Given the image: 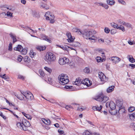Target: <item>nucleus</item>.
Masks as SVG:
<instances>
[{"label":"nucleus","instance_id":"28","mask_svg":"<svg viewBox=\"0 0 135 135\" xmlns=\"http://www.w3.org/2000/svg\"><path fill=\"white\" fill-rule=\"evenodd\" d=\"M33 16L34 17L38 18L39 17V13L36 11H33Z\"/></svg>","mask_w":135,"mask_h":135},{"label":"nucleus","instance_id":"8","mask_svg":"<svg viewBox=\"0 0 135 135\" xmlns=\"http://www.w3.org/2000/svg\"><path fill=\"white\" fill-rule=\"evenodd\" d=\"M106 106L107 108L109 107L111 110H114L116 108V105L115 103L112 101L107 102L106 104Z\"/></svg>","mask_w":135,"mask_h":135},{"label":"nucleus","instance_id":"24","mask_svg":"<svg viewBox=\"0 0 135 135\" xmlns=\"http://www.w3.org/2000/svg\"><path fill=\"white\" fill-rule=\"evenodd\" d=\"M17 126L19 128H20L21 129L23 130V125L22 122V123L20 122H18L17 123Z\"/></svg>","mask_w":135,"mask_h":135},{"label":"nucleus","instance_id":"22","mask_svg":"<svg viewBox=\"0 0 135 135\" xmlns=\"http://www.w3.org/2000/svg\"><path fill=\"white\" fill-rule=\"evenodd\" d=\"M106 2L110 6L113 5L115 3V2L114 0L110 1L108 0Z\"/></svg>","mask_w":135,"mask_h":135},{"label":"nucleus","instance_id":"5","mask_svg":"<svg viewBox=\"0 0 135 135\" xmlns=\"http://www.w3.org/2000/svg\"><path fill=\"white\" fill-rule=\"evenodd\" d=\"M14 49L15 50L21 52L22 54L23 55H25L27 52V50L25 49H23L22 46L20 45H18L17 47H14Z\"/></svg>","mask_w":135,"mask_h":135},{"label":"nucleus","instance_id":"15","mask_svg":"<svg viewBox=\"0 0 135 135\" xmlns=\"http://www.w3.org/2000/svg\"><path fill=\"white\" fill-rule=\"evenodd\" d=\"M55 17L54 15L51 13L50 15L49 16V18L47 20L50 21V22L51 23H53L54 22V19Z\"/></svg>","mask_w":135,"mask_h":135},{"label":"nucleus","instance_id":"54","mask_svg":"<svg viewBox=\"0 0 135 135\" xmlns=\"http://www.w3.org/2000/svg\"><path fill=\"white\" fill-rule=\"evenodd\" d=\"M129 66L131 67V68L132 69H133L135 68V65L133 64H130Z\"/></svg>","mask_w":135,"mask_h":135},{"label":"nucleus","instance_id":"2","mask_svg":"<svg viewBox=\"0 0 135 135\" xmlns=\"http://www.w3.org/2000/svg\"><path fill=\"white\" fill-rule=\"evenodd\" d=\"M68 76L65 74H62L58 77L59 81L60 84L65 85L69 83V80Z\"/></svg>","mask_w":135,"mask_h":135},{"label":"nucleus","instance_id":"6","mask_svg":"<svg viewBox=\"0 0 135 135\" xmlns=\"http://www.w3.org/2000/svg\"><path fill=\"white\" fill-rule=\"evenodd\" d=\"M93 33L91 31L85 30L83 34V36L85 38L88 39L90 38V36L95 32H94Z\"/></svg>","mask_w":135,"mask_h":135},{"label":"nucleus","instance_id":"61","mask_svg":"<svg viewBox=\"0 0 135 135\" xmlns=\"http://www.w3.org/2000/svg\"><path fill=\"white\" fill-rule=\"evenodd\" d=\"M72 107L71 106L66 105V106L65 108L66 109L69 110H70V108H71Z\"/></svg>","mask_w":135,"mask_h":135},{"label":"nucleus","instance_id":"26","mask_svg":"<svg viewBox=\"0 0 135 135\" xmlns=\"http://www.w3.org/2000/svg\"><path fill=\"white\" fill-rule=\"evenodd\" d=\"M24 60L25 62L29 63L30 62V59L28 56H26L24 58Z\"/></svg>","mask_w":135,"mask_h":135},{"label":"nucleus","instance_id":"64","mask_svg":"<svg viewBox=\"0 0 135 135\" xmlns=\"http://www.w3.org/2000/svg\"><path fill=\"white\" fill-rule=\"evenodd\" d=\"M21 2L23 4H25L26 3V1L25 0H21Z\"/></svg>","mask_w":135,"mask_h":135},{"label":"nucleus","instance_id":"48","mask_svg":"<svg viewBox=\"0 0 135 135\" xmlns=\"http://www.w3.org/2000/svg\"><path fill=\"white\" fill-rule=\"evenodd\" d=\"M129 61L130 62L133 63L135 62V60L133 57H130L129 58Z\"/></svg>","mask_w":135,"mask_h":135},{"label":"nucleus","instance_id":"50","mask_svg":"<svg viewBox=\"0 0 135 135\" xmlns=\"http://www.w3.org/2000/svg\"><path fill=\"white\" fill-rule=\"evenodd\" d=\"M95 36L92 34V35L90 36V38L89 39L90 40H94L95 39Z\"/></svg>","mask_w":135,"mask_h":135},{"label":"nucleus","instance_id":"52","mask_svg":"<svg viewBox=\"0 0 135 135\" xmlns=\"http://www.w3.org/2000/svg\"><path fill=\"white\" fill-rule=\"evenodd\" d=\"M12 13L9 12H8L7 13V15L8 16H9L11 17L12 16Z\"/></svg>","mask_w":135,"mask_h":135},{"label":"nucleus","instance_id":"29","mask_svg":"<svg viewBox=\"0 0 135 135\" xmlns=\"http://www.w3.org/2000/svg\"><path fill=\"white\" fill-rule=\"evenodd\" d=\"M129 117L131 119L134 120L135 119V113H133L129 115Z\"/></svg>","mask_w":135,"mask_h":135},{"label":"nucleus","instance_id":"11","mask_svg":"<svg viewBox=\"0 0 135 135\" xmlns=\"http://www.w3.org/2000/svg\"><path fill=\"white\" fill-rule=\"evenodd\" d=\"M111 60L113 63L116 64L118 63L120 61V59L117 56H113L111 57Z\"/></svg>","mask_w":135,"mask_h":135},{"label":"nucleus","instance_id":"38","mask_svg":"<svg viewBox=\"0 0 135 135\" xmlns=\"http://www.w3.org/2000/svg\"><path fill=\"white\" fill-rule=\"evenodd\" d=\"M44 69L50 74L51 73V70L50 68H49L48 67L45 66L44 68Z\"/></svg>","mask_w":135,"mask_h":135},{"label":"nucleus","instance_id":"10","mask_svg":"<svg viewBox=\"0 0 135 135\" xmlns=\"http://www.w3.org/2000/svg\"><path fill=\"white\" fill-rule=\"evenodd\" d=\"M66 35L68 38L67 40L69 42H72L74 41L75 37H72L70 33L69 32H67Z\"/></svg>","mask_w":135,"mask_h":135},{"label":"nucleus","instance_id":"27","mask_svg":"<svg viewBox=\"0 0 135 135\" xmlns=\"http://www.w3.org/2000/svg\"><path fill=\"white\" fill-rule=\"evenodd\" d=\"M109 112L110 114L112 115H115L117 113V111L115 109L114 110L111 109V110H109Z\"/></svg>","mask_w":135,"mask_h":135},{"label":"nucleus","instance_id":"40","mask_svg":"<svg viewBox=\"0 0 135 135\" xmlns=\"http://www.w3.org/2000/svg\"><path fill=\"white\" fill-rule=\"evenodd\" d=\"M118 2L119 3L122 4L124 5H126V2L123 0H117Z\"/></svg>","mask_w":135,"mask_h":135},{"label":"nucleus","instance_id":"43","mask_svg":"<svg viewBox=\"0 0 135 135\" xmlns=\"http://www.w3.org/2000/svg\"><path fill=\"white\" fill-rule=\"evenodd\" d=\"M135 110V108L133 107H130L128 109V110L130 112H132Z\"/></svg>","mask_w":135,"mask_h":135},{"label":"nucleus","instance_id":"33","mask_svg":"<svg viewBox=\"0 0 135 135\" xmlns=\"http://www.w3.org/2000/svg\"><path fill=\"white\" fill-rule=\"evenodd\" d=\"M51 13L49 12H46L45 15V16L46 17V20H48L49 18V16L50 15Z\"/></svg>","mask_w":135,"mask_h":135},{"label":"nucleus","instance_id":"60","mask_svg":"<svg viewBox=\"0 0 135 135\" xmlns=\"http://www.w3.org/2000/svg\"><path fill=\"white\" fill-rule=\"evenodd\" d=\"M110 33L112 34H114L116 32L115 30H112L111 31Z\"/></svg>","mask_w":135,"mask_h":135},{"label":"nucleus","instance_id":"41","mask_svg":"<svg viewBox=\"0 0 135 135\" xmlns=\"http://www.w3.org/2000/svg\"><path fill=\"white\" fill-rule=\"evenodd\" d=\"M117 29L121 30L123 32L125 31L124 27L122 25H120V26L118 27L117 28Z\"/></svg>","mask_w":135,"mask_h":135},{"label":"nucleus","instance_id":"3","mask_svg":"<svg viewBox=\"0 0 135 135\" xmlns=\"http://www.w3.org/2000/svg\"><path fill=\"white\" fill-rule=\"evenodd\" d=\"M56 58L55 55L53 54L51 52H49L46 54L44 59L46 61L49 63L55 60Z\"/></svg>","mask_w":135,"mask_h":135},{"label":"nucleus","instance_id":"49","mask_svg":"<svg viewBox=\"0 0 135 135\" xmlns=\"http://www.w3.org/2000/svg\"><path fill=\"white\" fill-rule=\"evenodd\" d=\"M25 117L28 119L31 120L32 118V117L31 116L27 114L25 116Z\"/></svg>","mask_w":135,"mask_h":135},{"label":"nucleus","instance_id":"47","mask_svg":"<svg viewBox=\"0 0 135 135\" xmlns=\"http://www.w3.org/2000/svg\"><path fill=\"white\" fill-rule=\"evenodd\" d=\"M102 7H104L106 9H108L109 8V6L107 4L103 3Z\"/></svg>","mask_w":135,"mask_h":135},{"label":"nucleus","instance_id":"9","mask_svg":"<svg viewBox=\"0 0 135 135\" xmlns=\"http://www.w3.org/2000/svg\"><path fill=\"white\" fill-rule=\"evenodd\" d=\"M22 122L23 128V130L25 131L27 130V128L29 127L30 126V122L26 119H25L24 120H23Z\"/></svg>","mask_w":135,"mask_h":135},{"label":"nucleus","instance_id":"25","mask_svg":"<svg viewBox=\"0 0 135 135\" xmlns=\"http://www.w3.org/2000/svg\"><path fill=\"white\" fill-rule=\"evenodd\" d=\"M93 133L87 130H85L83 133V135H92Z\"/></svg>","mask_w":135,"mask_h":135},{"label":"nucleus","instance_id":"19","mask_svg":"<svg viewBox=\"0 0 135 135\" xmlns=\"http://www.w3.org/2000/svg\"><path fill=\"white\" fill-rule=\"evenodd\" d=\"M103 95H101L97 96L95 98V99L102 102V98H103Z\"/></svg>","mask_w":135,"mask_h":135},{"label":"nucleus","instance_id":"21","mask_svg":"<svg viewBox=\"0 0 135 135\" xmlns=\"http://www.w3.org/2000/svg\"><path fill=\"white\" fill-rule=\"evenodd\" d=\"M46 47L42 46H39L37 47V49L40 51H43L46 49Z\"/></svg>","mask_w":135,"mask_h":135},{"label":"nucleus","instance_id":"53","mask_svg":"<svg viewBox=\"0 0 135 135\" xmlns=\"http://www.w3.org/2000/svg\"><path fill=\"white\" fill-rule=\"evenodd\" d=\"M42 120L45 124L47 125V120L46 119L44 118L42 119Z\"/></svg>","mask_w":135,"mask_h":135},{"label":"nucleus","instance_id":"4","mask_svg":"<svg viewBox=\"0 0 135 135\" xmlns=\"http://www.w3.org/2000/svg\"><path fill=\"white\" fill-rule=\"evenodd\" d=\"M21 93L27 99L30 100L33 99V96L31 92L29 91H21Z\"/></svg>","mask_w":135,"mask_h":135},{"label":"nucleus","instance_id":"17","mask_svg":"<svg viewBox=\"0 0 135 135\" xmlns=\"http://www.w3.org/2000/svg\"><path fill=\"white\" fill-rule=\"evenodd\" d=\"M41 8H44V9H47L49 8V7L46 4H44L43 2L42 3V4L40 6Z\"/></svg>","mask_w":135,"mask_h":135},{"label":"nucleus","instance_id":"45","mask_svg":"<svg viewBox=\"0 0 135 135\" xmlns=\"http://www.w3.org/2000/svg\"><path fill=\"white\" fill-rule=\"evenodd\" d=\"M23 57L21 55L18 56L17 60L19 62H21L22 61Z\"/></svg>","mask_w":135,"mask_h":135},{"label":"nucleus","instance_id":"58","mask_svg":"<svg viewBox=\"0 0 135 135\" xmlns=\"http://www.w3.org/2000/svg\"><path fill=\"white\" fill-rule=\"evenodd\" d=\"M72 86H69L68 85H65V88L67 89H71L72 87Z\"/></svg>","mask_w":135,"mask_h":135},{"label":"nucleus","instance_id":"36","mask_svg":"<svg viewBox=\"0 0 135 135\" xmlns=\"http://www.w3.org/2000/svg\"><path fill=\"white\" fill-rule=\"evenodd\" d=\"M124 25L125 26H126L128 28H132V25L129 23H126L125 22Z\"/></svg>","mask_w":135,"mask_h":135},{"label":"nucleus","instance_id":"12","mask_svg":"<svg viewBox=\"0 0 135 135\" xmlns=\"http://www.w3.org/2000/svg\"><path fill=\"white\" fill-rule=\"evenodd\" d=\"M98 77L102 81H104V79L106 78V76L104 74L101 72H99V73Z\"/></svg>","mask_w":135,"mask_h":135},{"label":"nucleus","instance_id":"44","mask_svg":"<svg viewBox=\"0 0 135 135\" xmlns=\"http://www.w3.org/2000/svg\"><path fill=\"white\" fill-rule=\"evenodd\" d=\"M104 30L105 33H109L110 31V30L108 27H105Z\"/></svg>","mask_w":135,"mask_h":135},{"label":"nucleus","instance_id":"32","mask_svg":"<svg viewBox=\"0 0 135 135\" xmlns=\"http://www.w3.org/2000/svg\"><path fill=\"white\" fill-rule=\"evenodd\" d=\"M96 59L98 62H99L103 61V60L101 57L100 56H97L96 58Z\"/></svg>","mask_w":135,"mask_h":135},{"label":"nucleus","instance_id":"7","mask_svg":"<svg viewBox=\"0 0 135 135\" xmlns=\"http://www.w3.org/2000/svg\"><path fill=\"white\" fill-rule=\"evenodd\" d=\"M69 59L66 57H64L62 58H60L59 60V64L61 65L65 64L69 62Z\"/></svg>","mask_w":135,"mask_h":135},{"label":"nucleus","instance_id":"51","mask_svg":"<svg viewBox=\"0 0 135 135\" xmlns=\"http://www.w3.org/2000/svg\"><path fill=\"white\" fill-rule=\"evenodd\" d=\"M97 51L99 52L100 54L101 53V52H103V50L101 49H98L97 50Z\"/></svg>","mask_w":135,"mask_h":135},{"label":"nucleus","instance_id":"37","mask_svg":"<svg viewBox=\"0 0 135 135\" xmlns=\"http://www.w3.org/2000/svg\"><path fill=\"white\" fill-rule=\"evenodd\" d=\"M84 72L86 73H88L90 72V69L89 68L86 67L84 70Z\"/></svg>","mask_w":135,"mask_h":135},{"label":"nucleus","instance_id":"46","mask_svg":"<svg viewBox=\"0 0 135 135\" xmlns=\"http://www.w3.org/2000/svg\"><path fill=\"white\" fill-rule=\"evenodd\" d=\"M118 22L119 23L123 25H124V24L125 22L124 21H123L122 20H118Z\"/></svg>","mask_w":135,"mask_h":135},{"label":"nucleus","instance_id":"13","mask_svg":"<svg viewBox=\"0 0 135 135\" xmlns=\"http://www.w3.org/2000/svg\"><path fill=\"white\" fill-rule=\"evenodd\" d=\"M70 45L73 47H79L80 45V44L78 42H70Z\"/></svg>","mask_w":135,"mask_h":135},{"label":"nucleus","instance_id":"23","mask_svg":"<svg viewBox=\"0 0 135 135\" xmlns=\"http://www.w3.org/2000/svg\"><path fill=\"white\" fill-rule=\"evenodd\" d=\"M102 100V102L103 103H104L106 102L109 99V97L107 96H103V98Z\"/></svg>","mask_w":135,"mask_h":135},{"label":"nucleus","instance_id":"20","mask_svg":"<svg viewBox=\"0 0 135 135\" xmlns=\"http://www.w3.org/2000/svg\"><path fill=\"white\" fill-rule=\"evenodd\" d=\"M9 35L11 38L13 39V43H14L17 41L16 36L15 35L13 34L12 33H10Z\"/></svg>","mask_w":135,"mask_h":135},{"label":"nucleus","instance_id":"57","mask_svg":"<svg viewBox=\"0 0 135 135\" xmlns=\"http://www.w3.org/2000/svg\"><path fill=\"white\" fill-rule=\"evenodd\" d=\"M8 50L9 51H11L12 50V44L11 43L9 44Z\"/></svg>","mask_w":135,"mask_h":135},{"label":"nucleus","instance_id":"16","mask_svg":"<svg viewBox=\"0 0 135 135\" xmlns=\"http://www.w3.org/2000/svg\"><path fill=\"white\" fill-rule=\"evenodd\" d=\"M115 86H111L109 87L107 89V92L108 93H109L112 92Z\"/></svg>","mask_w":135,"mask_h":135},{"label":"nucleus","instance_id":"35","mask_svg":"<svg viewBox=\"0 0 135 135\" xmlns=\"http://www.w3.org/2000/svg\"><path fill=\"white\" fill-rule=\"evenodd\" d=\"M110 25L112 27L115 28H116L117 29L118 27V25L116 24H115L114 23H110Z\"/></svg>","mask_w":135,"mask_h":135},{"label":"nucleus","instance_id":"18","mask_svg":"<svg viewBox=\"0 0 135 135\" xmlns=\"http://www.w3.org/2000/svg\"><path fill=\"white\" fill-rule=\"evenodd\" d=\"M41 37L43 40H45L48 42H50L51 40L48 38V37L44 34H42L41 36Z\"/></svg>","mask_w":135,"mask_h":135},{"label":"nucleus","instance_id":"30","mask_svg":"<svg viewBox=\"0 0 135 135\" xmlns=\"http://www.w3.org/2000/svg\"><path fill=\"white\" fill-rule=\"evenodd\" d=\"M15 96L17 98L21 100H22L24 99V97L22 95H18L17 94H15Z\"/></svg>","mask_w":135,"mask_h":135},{"label":"nucleus","instance_id":"31","mask_svg":"<svg viewBox=\"0 0 135 135\" xmlns=\"http://www.w3.org/2000/svg\"><path fill=\"white\" fill-rule=\"evenodd\" d=\"M122 102L121 101L117 100L116 102L117 105L119 107H121L122 105Z\"/></svg>","mask_w":135,"mask_h":135},{"label":"nucleus","instance_id":"34","mask_svg":"<svg viewBox=\"0 0 135 135\" xmlns=\"http://www.w3.org/2000/svg\"><path fill=\"white\" fill-rule=\"evenodd\" d=\"M29 55L32 57H33L35 55H36L35 52H34L32 50H31L29 53Z\"/></svg>","mask_w":135,"mask_h":135},{"label":"nucleus","instance_id":"55","mask_svg":"<svg viewBox=\"0 0 135 135\" xmlns=\"http://www.w3.org/2000/svg\"><path fill=\"white\" fill-rule=\"evenodd\" d=\"M6 74H4L3 75H0V77H2L4 79H7L6 77L5 76Z\"/></svg>","mask_w":135,"mask_h":135},{"label":"nucleus","instance_id":"63","mask_svg":"<svg viewBox=\"0 0 135 135\" xmlns=\"http://www.w3.org/2000/svg\"><path fill=\"white\" fill-rule=\"evenodd\" d=\"M0 115L4 119H5L6 118V117H5L3 114L2 113H1Z\"/></svg>","mask_w":135,"mask_h":135},{"label":"nucleus","instance_id":"62","mask_svg":"<svg viewBox=\"0 0 135 135\" xmlns=\"http://www.w3.org/2000/svg\"><path fill=\"white\" fill-rule=\"evenodd\" d=\"M18 78L19 79H22V80H23L24 79V77L21 75H19L18 76Z\"/></svg>","mask_w":135,"mask_h":135},{"label":"nucleus","instance_id":"14","mask_svg":"<svg viewBox=\"0 0 135 135\" xmlns=\"http://www.w3.org/2000/svg\"><path fill=\"white\" fill-rule=\"evenodd\" d=\"M103 108L102 106L100 105V106L97 105V106H93L92 109L93 110L98 111L99 112H101V110Z\"/></svg>","mask_w":135,"mask_h":135},{"label":"nucleus","instance_id":"59","mask_svg":"<svg viewBox=\"0 0 135 135\" xmlns=\"http://www.w3.org/2000/svg\"><path fill=\"white\" fill-rule=\"evenodd\" d=\"M130 127H135V123H132L131 124Z\"/></svg>","mask_w":135,"mask_h":135},{"label":"nucleus","instance_id":"39","mask_svg":"<svg viewBox=\"0 0 135 135\" xmlns=\"http://www.w3.org/2000/svg\"><path fill=\"white\" fill-rule=\"evenodd\" d=\"M39 73L40 74L41 76L42 77H44L45 74L41 70H39Z\"/></svg>","mask_w":135,"mask_h":135},{"label":"nucleus","instance_id":"56","mask_svg":"<svg viewBox=\"0 0 135 135\" xmlns=\"http://www.w3.org/2000/svg\"><path fill=\"white\" fill-rule=\"evenodd\" d=\"M58 131L59 133L60 134H63L64 133V132L63 131L61 130L60 129H59Z\"/></svg>","mask_w":135,"mask_h":135},{"label":"nucleus","instance_id":"42","mask_svg":"<svg viewBox=\"0 0 135 135\" xmlns=\"http://www.w3.org/2000/svg\"><path fill=\"white\" fill-rule=\"evenodd\" d=\"M101 54H102L101 56L102 57V58L103 60V61H105V55L104 53L103 52H101Z\"/></svg>","mask_w":135,"mask_h":135},{"label":"nucleus","instance_id":"1","mask_svg":"<svg viewBox=\"0 0 135 135\" xmlns=\"http://www.w3.org/2000/svg\"><path fill=\"white\" fill-rule=\"evenodd\" d=\"M92 84L91 81L90 80L87 78L85 79L84 80L81 81L79 78H77L76 81L74 83V84L79 86L81 84L86 85L88 86Z\"/></svg>","mask_w":135,"mask_h":135}]
</instances>
